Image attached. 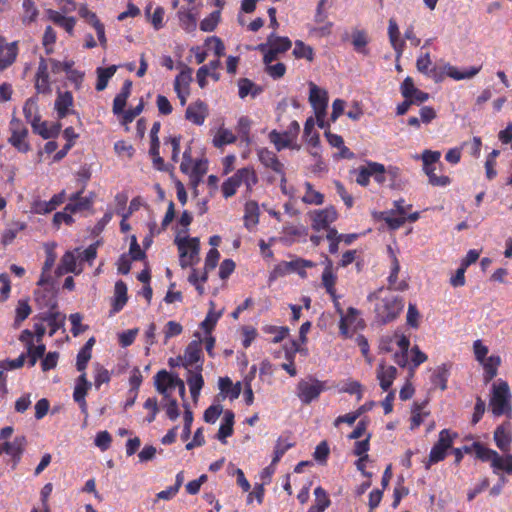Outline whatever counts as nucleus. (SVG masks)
I'll return each mask as SVG.
<instances>
[{
	"mask_svg": "<svg viewBox=\"0 0 512 512\" xmlns=\"http://www.w3.org/2000/svg\"><path fill=\"white\" fill-rule=\"evenodd\" d=\"M368 300L378 301L375 306V314L377 320L383 324L396 319L404 307L403 299L391 289L384 287L370 293Z\"/></svg>",
	"mask_w": 512,
	"mask_h": 512,
	"instance_id": "nucleus-1",
	"label": "nucleus"
},
{
	"mask_svg": "<svg viewBox=\"0 0 512 512\" xmlns=\"http://www.w3.org/2000/svg\"><path fill=\"white\" fill-rule=\"evenodd\" d=\"M461 449L463 454L474 453L479 460L489 462L494 474L503 471L512 475V454L500 455L497 451L484 446L478 441H474L471 445H465Z\"/></svg>",
	"mask_w": 512,
	"mask_h": 512,
	"instance_id": "nucleus-2",
	"label": "nucleus"
},
{
	"mask_svg": "<svg viewBox=\"0 0 512 512\" xmlns=\"http://www.w3.org/2000/svg\"><path fill=\"white\" fill-rule=\"evenodd\" d=\"M258 181V175L253 167L240 168L222 183V194L228 199L236 194L239 187L244 186V197L248 198Z\"/></svg>",
	"mask_w": 512,
	"mask_h": 512,
	"instance_id": "nucleus-3",
	"label": "nucleus"
},
{
	"mask_svg": "<svg viewBox=\"0 0 512 512\" xmlns=\"http://www.w3.org/2000/svg\"><path fill=\"white\" fill-rule=\"evenodd\" d=\"M511 397L510 388L506 381L499 379L493 383L489 406L494 416H511Z\"/></svg>",
	"mask_w": 512,
	"mask_h": 512,
	"instance_id": "nucleus-4",
	"label": "nucleus"
},
{
	"mask_svg": "<svg viewBox=\"0 0 512 512\" xmlns=\"http://www.w3.org/2000/svg\"><path fill=\"white\" fill-rule=\"evenodd\" d=\"M416 158H421L423 162V171L427 175L429 183L432 186L446 187L450 184L451 180L448 176H438L436 174L437 170L441 171L443 168V163L440 161V151L426 149L422 152L421 156H417Z\"/></svg>",
	"mask_w": 512,
	"mask_h": 512,
	"instance_id": "nucleus-5",
	"label": "nucleus"
},
{
	"mask_svg": "<svg viewBox=\"0 0 512 512\" xmlns=\"http://www.w3.org/2000/svg\"><path fill=\"white\" fill-rule=\"evenodd\" d=\"M291 41L288 37H279L271 33L266 43L259 44L257 49L264 53V63L269 64L275 61L279 54L291 48Z\"/></svg>",
	"mask_w": 512,
	"mask_h": 512,
	"instance_id": "nucleus-6",
	"label": "nucleus"
},
{
	"mask_svg": "<svg viewBox=\"0 0 512 512\" xmlns=\"http://www.w3.org/2000/svg\"><path fill=\"white\" fill-rule=\"evenodd\" d=\"M175 244L179 250V262L182 268L193 266L198 262L199 239L189 238L188 236L175 238Z\"/></svg>",
	"mask_w": 512,
	"mask_h": 512,
	"instance_id": "nucleus-7",
	"label": "nucleus"
},
{
	"mask_svg": "<svg viewBox=\"0 0 512 512\" xmlns=\"http://www.w3.org/2000/svg\"><path fill=\"white\" fill-rule=\"evenodd\" d=\"M457 433L451 432L449 429H443L439 433L438 441L432 447L425 468L430 469L432 464L438 463L445 459L447 451L452 447Z\"/></svg>",
	"mask_w": 512,
	"mask_h": 512,
	"instance_id": "nucleus-8",
	"label": "nucleus"
},
{
	"mask_svg": "<svg viewBox=\"0 0 512 512\" xmlns=\"http://www.w3.org/2000/svg\"><path fill=\"white\" fill-rule=\"evenodd\" d=\"M325 389L324 382L316 378L301 379L296 388L297 396L303 404H310L316 400Z\"/></svg>",
	"mask_w": 512,
	"mask_h": 512,
	"instance_id": "nucleus-9",
	"label": "nucleus"
},
{
	"mask_svg": "<svg viewBox=\"0 0 512 512\" xmlns=\"http://www.w3.org/2000/svg\"><path fill=\"white\" fill-rule=\"evenodd\" d=\"M309 88V102L315 111L318 125L320 128H325L324 117L326 115V108L328 105V94L313 82L309 84Z\"/></svg>",
	"mask_w": 512,
	"mask_h": 512,
	"instance_id": "nucleus-10",
	"label": "nucleus"
},
{
	"mask_svg": "<svg viewBox=\"0 0 512 512\" xmlns=\"http://www.w3.org/2000/svg\"><path fill=\"white\" fill-rule=\"evenodd\" d=\"M175 386H180V396L185 397L186 388L184 381L176 375H172L166 370L159 371L155 376L156 390L164 397L167 398L171 395L170 390Z\"/></svg>",
	"mask_w": 512,
	"mask_h": 512,
	"instance_id": "nucleus-11",
	"label": "nucleus"
},
{
	"mask_svg": "<svg viewBox=\"0 0 512 512\" xmlns=\"http://www.w3.org/2000/svg\"><path fill=\"white\" fill-rule=\"evenodd\" d=\"M9 130L11 132V136L8 139V142L19 152H28L30 149V145L26 141L28 129L25 127L22 121L16 117H13L9 123Z\"/></svg>",
	"mask_w": 512,
	"mask_h": 512,
	"instance_id": "nucleus-12",
	"label": "nucleus"
},
{
	"mask_svg": "<svg viewBox=\"0 0 512 512\" xmlns=\"http://www.w3.org/2000/svg\"><path fill=\"white\" fill-rule=\"evenodd\" d=\"M311 218V226L315 231L328 229L330 224L336 221L337 211L334 207H326L324 209L314 210L309 213Z\"/></svg>",
	"mask_w": 512,
	"mask_h": 512,
	"instance_id": "nucleus-13",
	"label": "nucleus"
},
{
	"mask_svg": "<svg viewBox=\"0 0 512 512\" xmlns=\"http://www.w3.org/2000/svg\"><path fill=\"white\" fill-rule=\"evenodd\" d=\"M363 327V320L359 318V311L353 307L340 318L339 329L341 335L350 337L353 332Z\"/></svg>",
	"mask_w": 512,
	"mask_h": 512,
	"instance_id": "nucleus-14",
	"label": "nucleus"
},
{
	"mask_svg": "<svg viewBox=\"0 0 512 512\" xmlns=\"http://www.w3.org/2000/svg\"><path fill=\"white\" fill-rule=\"evenodd\" d=\"M48 70V61L41 58L35 75V89L40 94H50L52 91Z\"/></svg>",
	"mask_w": 512,
	"mask_h": 512,
	"instance_id": "nucleus-15",
	"label": "nucleus"
},
{
	"mask_svg": "<svg viewBox=\"0 0 512 512\" xmlns=\"http://www.w3.org/2000/svg\"><path fill=\"white\" fill-rule=\"evenodd\" d=\"M493 439L496 446L503 453H507L510 450L512 443V426L510 422H504L497 426L494 431Z\"/></svg>",
	"mask_w": 512,
	"mask_h": 512,
	"instance_id": "nucleus-16",
	"label": "nucleus"
},
{
	"mask_svg": "<svg viewBox=\"0 0 512 512\" xmlns=\"http://www.w3.org/2000/svg\"><path fill=\"white\" fill-rule=\"evenodd\" d=\"M17 54V42L6 43L4 37L0 36V71L10 67L15 62Z\"/></svg>",
	"mask_w": 512,
	"mask_h": 512,
	"instance_id": "nucleus-17",
	"label": "nucleus"
},
{
	"mask_svg": "<svg viewBox=\"0 0 512 512\" xmlns=\"http://www.w3.org/2000/svg\"><path fill=\"white\" fill-rule=\"evenodd\" d=\"M64 199V191L54 195L49 201L35 199L32 203L31 210L35 214L45 215L54 211L59 205H61L64 202Z\"/></svg>",
	"mask_w": 512,
	"mask_h": 512,
	"instance_id": "nucleus-18",
	"label": "nucleus"
},
{
	"mask_svg": "<svg viewBox=\"0 0 512 512\" xmlns=\"http://www.w3.org/2000/svg\"><path fill=\"white\" fill-rule=\"evenodd\" d=\"M25 445L26 439L24 436H18L11 442L3 443L4 453L11 456L13 461V468H15L20 462Z\"/></svg>",
	"mask_w": 512,
	"mask_h": 512,
	"instance_id": "nucleus-19",
	"label": "nucleus"
},
{
	"mask_svg": "<svg viewBox=\"0 0 512 512\" xmlns=\"http://www.w3.org/2000/svg\"><path fill=\"white\" fill-rule=\"evenodd\" d=\"M34 296L40 307H47L49 309L56 307L55 292L51 282L44 286H39V288L35 290Z\"/></svg>",
	"mask_w": 512,
	"mask_h": 512,
	"instance_id": "nucleus-20",
	"label": "nucleus"
},
{
	"mask_svg": "<svg viewBox=\"0 0 512 512\" xmlns=\"http://www.w3.org/2000/svg\"><path fill=\"white\" fill-rule=\"evenodd\" d=\"M397 376V369L394 366H386L380 363L377 368V379L383 391H389L394 379Z\"/></svg>",
	"mask_w": 512,
	"mask_h": 512,
	"instance_id": "nucleus-21",
	"label": "nucleus"
},
{
	"mask_svg": "<svg viewBox=\"0 0 512 512\" xmlns=\"http://www.w3.org/2000/svg\"><path fill=\"white\" fill-rule=\"evenodd\" d=\"M259 205L254 200H248L244 206V225L248 230H253L259 223Z\"/></svg>",
	"mask_w": 512,
	"mask_h": 512,
	"instance_id": "nucleus-22",
	"label": "nucleus"
},
{
	"mask_svg": "<svg viewBox=\"0 0 512 512\" xmlns=\"http://www.w3.org/2000/svg\"><path fill=\"white\" fill-rule=\"evenodd\" d=\"M202 348L200 340L191 341L185 349L182 365L185 368L193 366L201 360Z\"/></svg>",
	"mask_w": 512,
	"mask_h": 512,
	"instance_id": "nucleus-23",
	"label": "nucleus"
},
{
	"mask_svg": "<svg viewBox=\"0 0 512 512\" xmlns=\"http://www.w3.org/2000/svg\"><path fill=\"white\" fill-rule=\"evenodd\" d=\"M56 258L57 255L54 252V247L46 246V259L42 268L41 276L37 282L38 286H44L51 282L52 278L50 275V271L55 264Z\"/></svg>",
	"mask_w": 512,
	"mask_h": 512,
	"instance_id": "nucleus-24",
	"label": "nucleus"
},
{
	"mask_svg": "<svg viewBox=\"0 0 512 512\" xmlns=\"http://www.w3.org/2000/svg\"><path fill=\"white\" fill-rule=\"evenodd\" d=\"M72 106L73 96L71 92H58L57 98L55 100V110L60 119L65 118L68 114L72 112Z\"/></svg>",
	"mask_w": 512,
	"mask_h": 512,
	"instance_id": "nucleus-25",
	"label": "nucleus"
},
{
	"mask_svg": "<svg viewBox=\"0 0 512 512\" xmlns=\"http://www.w3.org/2000/svg\"><path fill=\"white\" fill-rule=\"evenodd\" d=\"M185 117L195 125H202L206 118V105L201 101L190 104L186 109Z\"/></svg>",
	"mask_w": 512,
	"mask_h": 512,
	"instance_id": "nucleus-26",
	"label": "nucleus"
},
{
	"mask_svg": "<svg viewBox=\"0 0 512 512\" xmlns=\"http://www.w3.org/2000/svg\"><path fill=\"white\" fill-rule=\"evenodd\" d=\"M220 394L223 398L228 397L230 400H235L241 393V383L233 384L229 377H221L218 381Z\"/></svg>",
	"mask_w": 512,
	"mask_h": 512,
	"instance_id": "nucleus-27",
	"label": "nucleus"
},
{
	"mask_svg": "<svg viewBox=\"0 0 512 512\" xmlns=\"http://www.w3.org/2000/svg\"><path fill=\"white\" fill-rule=\"evenodd\" d=\"M388 36H389V41L391 43V46L393 47L394 51L396 52V58L399 59L403 54L405 42L403 40L399 39V36H400L399 27L394 19L389 20Z\"/></svg>",
	"mask_w": 512,
	"mask_h": 512,
	"instance_id": "nucleus-28",
	"label": "nucleus"
},
{
	"mask_svg": "<svg viewBox=\"0 0 512 512\" xmlns=\"http://www.w3.org/2000/svg\"><path fill=\"white\" fill-rule=\"evenodd\" d=\"M82 271L77 266V258L73 252L67 251L61 258L60 264L57 267V274L62 275L64 273H75L79 274Z\"/></svg>",
	"mask_w": 512,
	"mask_h": 512,
	"instance_id": "nucleus-29",
	"label": "nucleus"
},
{
	"mask_svg": "<svg viewBox=\"0 0 512 512\" xmlns=\"http://www.w3.org/2000/svg\"><path fill=\"white\" fill-rule=\"evenodd\" d=\"M127 300V286L123 281L119 280L115 283L114 287V298L111 313H118L121 311Z\"/></svg>",
	"mask_w": 512,
	"mask_h": 512,
	"instance_id": "nucleus-30",
	"label": "nucleus"
},
{
	"mask_svg": "<svg viewBox=\"0 0 512 512\" xmlns=\"http://www.w3.org/2000/svg\"><path fill=\"white\" fill-rule=\"evenodd\" d=\"M33 132L40 135L44 139H50L57 137L61 130V124L60 123H54L51 125H48L46 121H37L34 126L32 127Z\"/></svg>",
	"mask_w": 512,
	"mask_h": 512,
	"instance_id": "nucleus-31",
	"label": "nucleus"
},
{
	"mask_svg": "<svg viewBox=\"0 0 512 512\" xmlns=\"http://www.w3.org/2000/svg\"><path fill=\"white\" fill-rule=\"evenodd\" d=\"M260 162L267 168L272 169L274 172L283 174L284 165L278 160L275 153L268 149H262L258 153Z\"/></svg>",
	"mask_w": 512,
	"mask_h": 512,
	"instance_id": "nucleus-32",
	"label": "nucleus"
},
{
	"mask_svg": "<svg viewBox=\"0 0 512 512\" xmlns=\"http://www.w3.org/2000/svg\"><path fill=\"white\" fill-rule=\"evenodd\" d=\"M42 320L50 327L49 335L53 336L63 326L65 315L51 308L43 314Z\"/></svg>",
	"mask_w": 512,
	"mask_h": 512,
	"instance_id": "nucleus-33",
	"label": "nucleus"
},
{
	"mask_svg": "<svg viewBox=\"0 0 512 512\" xmlns=\"http://www.w3.org/2000/svg\"><path fill=\"white\" fill-rule=\"evenodd\" d=\"M132 82L126 80L120 90V92L115 96L113 100V113L115 115H120L123 113L124 108L126 106L127 99L131 94Z\"/></svg>",
	"mask_w": 512,
	"mask_h": 512,
	"instance_id": "nucleus-34",
	"label": "nucleus"
},
{
	"mask_svg": "<svg viewBox=\"0 0 512 512\" xmlns=\"http://www.w3.org/2000/svg\"><path fill=\"white\" fill-rule=\"evenodd\" d=\"M444 70H445V73L447 74V76H449L450 78H452L454 80L459 81V80L473 78L475 75H477L479 73V71L481 70V67L473 66V67L466 68L463 71H460L455 66L446 64L444 66Z\"/></svg>",
	"mask_w": 512,
	"mask_h": 512,
	"instance_id": "nucleus-35",
	"label": "nucleus"
},
{
	"mask_svg": "<svg viewBox=\"0 0 512 512\" xmlns=\"http://www.w3.org/2000/svg\"><path fill=\"white\" fill-rule=\"evenodd\" d=\"M480 364L483 366L484 369V381L485 383H488L497 375L498 367L501 364V358L499 355H491Z\"/></svg>",
	"mask_w": 512,
	"mask_h": 512,
	"instance_id": "nucleus-36",
	"label": "nucleus"
},
{
	"mask_svg": "<svg viewBox=\"0 0 512 512\" xmlns=\"http://www.w3.org/2000/svg\"><path fill=\"white\" fill-rule=\"evenodd\" d=\"M269 140L275 145L278 151H281L284 148L291 147L295 140V135H292L291 132L280 133L273 130L269 133Z\"/></svg>",
	"mask_w": 512,
	"mask_h": 512,
	"instance_id": "nucleus-37",
	"label": "nucleus"
},
{
	"mask_svg": "<svg viewBox=\"0 0 512 512\" xmlns=\"http://www.w3.org/2000/svg\"><path fill=\"white\" fill-rule=\"evenodd\" d=\"M389 252L392 255V266H391V272L388 277V282L391 288L399 291H404L407 289L408 284L405 281H401L397 283L398 273L400 271V264L396 256L393 254L392 249L389 247Z\"/></svg>",
	"mask_w": 512,
	"mask_h": 512,
	"instance_id": "nucleus-38",
	"label": "nucleus"
},
{
	"mask_svg": "<svg viewBox=\"0 0 512 512\" xmlns=\"http://www.w3.org/2000/svg\"><path fill=\"white\" fill-rule=\"evenodd\" d=\"M426 405L427 402L423 401L421 403L415 402L413 404L412 410H411V426L410 429L414 430L418 428L424 421L425 417L429 414L428 411H426Z\"/></svg>",
	"mask_w": 512,
	"mask_h": 512,
	"instance_id": "nucleus-39",
	"label": "nucleus"
},
{
	"mask_svg": "<svg viewBox=\"0 0 512 512\" xmlns=\"http://www.w3.org/2000/svg\"><path fill=\"white\" fill-rule=\"evenodd\" d=\"M116 71H117V66H115V65H111L106 68L98 67L96 70V73H97V82H96V86H95L96 90L97 91L104 90L108 85L109 79L113 77V75L116 73Z\"/></svg>",
	"mask_w": 512,
	"mask_h": 512,
	"instance_id": "nucleus-40",
	"label": "nucleus"
},
{
	"mask_svg": "<svg viewBox=\"0 0 512 512\" xmlns=\"http://www.w3.org/2000/svg\"><path fill=\"white\" fill-rule=\"evenodd\" d=\"M23 114L26 121L29 122L32 127L37 121L40 120L41 117L38 113L37 101L34 98H29L26 100L23 106Z\"/></svg>",
	"mask_w": 512,
	"mask_h": 512,
	"instance_id": "nucleus-41",
	"label": "nucleus"
},
{
	"mask_svg": "<svg viewBox=\"0 0 512 512\" xmlns=\"http://www.w3.org/2000/svg\"><path fill=\"white\" fill-rule=\"evenodd\" d=\"M294 446V443L287 436H280L276 441L274 448V456L272 459V465H276L282 458V456Z\"/></svg>",
	"mask_w": 512,
	"mask_h": 512,
	"instance_id": "nucleus-42",
	"label": "nucleus"
},
{
	"mask_svg": "<svg viewBox=\"0 0 512 512\" xmlns=\"http://www.w3.org/2000/svg\"><path fill=\"white\" fill-rule=\"evenodd\" d=\"M432 61L428 52L421 53L416 60L417 70L429 77H435L436 69L432 68Z\"/></svg>",
	"mask_w": 512,
	"mask_h": 512,
	"instance_id": "nucleus-43",
	"label": "nucleus"
},
{
	"mask_svg": "<svg viewBox=\"0 0 512 512\" xmlns=\"http://www.w3.org/2000/svg\"><path fill=\"white\" fill-rule=\"evenodd\" d=\"M304 187L306 189L305 195L302 197V201L305 204L321 205L324 202V195L313 189L310 182H305Z\"/></svg>",
	"mask_w": 512,
	"mask_h": 512,
	"instance_id": "nucleus-44",
	"label": "nucleus"
},
{
	"mask_svg": "<svg viewBox=\"0 0 512 512\" xmlns=\"http://www.w3.org/2000/svg\"><path fill=\"white\" fill-rule=\"evenodd\" d=\"M81 191L75 193L70 198V202L66 205L65 210L70 213H75L78 211H82L89 207V200L86 198H81Z\"/></svg>",
	"mask_w": 512,
	"mask_h": 512,
	"instance_id": "nucleus-45",
	"label": "nucleus"
},
{
	"mask_svg": "<svg viewBox=\"0 0 512 512\" xmlns=\"http://www.w3.org/2000/svg\"><path fill=\"white\" fill-rule=\"evenodd\" d=\"M26 356L28 357L29 366H34L39 358H42L45 354L46 347L43 343H37V345L29 344Z\"/></svg>",
	"mask_w": 512,
	"mask_h": 512,
	"instance_id": "nucleus-46",
	"label": "nucleus"
},
{
	"mask_svg": "<svg viewBox=\"0 0 512 512\" xmlns=\"http://www.w3.org/2000/svg\"><path fill=\"white\" fill-rule=\"evenodd\" d=\"M87 390L88 388L85 387V385L77 383L73 392V399L79 404L81 412L85 415V417L88 416V407L85 400Z\"/></svg>",
	"mask_w": 512,
	"mask_h": 512,
	"instance_id": "nucleus-47",
	"label": "nucleus"
},
{
	"mask_svg": "<svg viewBox=\"0 0 512 512\" xmlns=\"http://www.w3.org/2000/svg\"><path fill=\"white\" fill-rule=\"evenodd\" d=\"M315 122L312 117L308 118L304 125V136L306 141L314 146L317 147L319 145V134L315 131Z\"/></svg>",
	"mask_w": 512,
	"mask_h": 512,
	"instance_id": "nucleus-48",
	"label": "nucleus"
},
{
	"mask_svg": "<svg viewBox=\"0 0 512 512\" xmlns=\"http://www.w3.org/2000/svg\"><path fill=\"white\" fill-rule=\"evenodd\" d=\"M370 174L378 184L382 185L387 181V168L381 163L370 161Z\"/></svg>",
	"mask_w": 512,
	"mask_h": 512,
	"instance_id": "nucleus-49",
	"label": "nucleus"
},
{
	"mask_svg": "<svg viewBox=\"0 0 512 512\" xmlns=\"http://www.w3.org/2000/svg\"><path fill=\"white\" fill-rule=\"evenodd\" d=\"M161 404L163 408L166 410L167 417L170 420L175 421L179 417L180 411L177 400L172 398L171 395H168L167 398L163 397Z\"/></svg>",
	"mask_w": 512,
	"mask_h": 512,
	"instance_id": "nucleus-50",
	"label": "nucleus"
},
{
	"mask_svg": "<svg viewBox=\"0 0 512 512\" xmlns=\"http://www.w3.org/2000/svg\"><path fill=\"white\" fill-rule=\"evenodd\" d=\"M387 181H389V187L391 189H400L402 188L404 181L401 176L400 168L396 166H388L387 167Z\"/></svg>",
	"mask_w": 512,
	"mask_h": 512,
	"instance_id": "nucleus-51",
	"label": "nucleus"
},
{
	"mask_svg": "<svg viewBox=\"0 0 512 512\" xmlns=\"http://www.w3.org/2000/svg\"><path fill=\"white\" fill-rule=\"evenodd\" d=\"M236 140L235 135L232 131L220 128L213 139V143L216 147H222L227 144H231Z\"/></svg>",
	"mask_w": 512,
	"mask_h": 512,
	"instance_id": "nucleus-52",
	"label": "nucleus"
},
{
	"mask_svg": "<svg viewBox=\"0 0 512 512\" xmlns=\"http://www.w3.org/2000/svg\"><path fill=\"white\" fill-rule=\"evenodd\" d=\"M448 375V369L445 365L438 367L433 373L432 384L441 390H445L447 388Z\"/></svg>",
	"mask_w": 512,
	"mask_h": 512,
	"instance_id": "nucleus-53",
	"label": "nucleus"
},
{
	"mask_svg": "<svg viewBox=\"0 0 512 512\" xmlns=\"http://www.w3.org/2000/svg\"><path fill=\"white\" fill-rule=\"evenodd\" d=\"M315 495V504L312 505L315 508H318L322 512H324L331 504V501L329 499V496L327 492L320 486L315 488L314 490Z\"/></svg>",
	"mask_w": 512,
	"mask_h": 512,
	"instance_id": "nucleus-54",
	"label": "nucleus"
},
{
	"mask_svg": "<svg viewBox=\"0 0 512 512\" xmlns=\"http://www.w3.org/2000/svg\"><path fill=\"white\" fill-rule=\"evenodd\" d=\"M31 307L27 300H19L16 307V316L14 320V326L19 327L20 324L30 315Z\"/></svg>",
	"mask_w": 512,
	"mask_h": 512,
	"instance_id": "nucleus-55",
	"label": "nucleus"
},
{
	"mask_svg": "<svg viewBox=\"0 0 512 512\" xmlns=\"http://www.w3.org/2000/svg\"><path fill=\"white\" fill-rule=\"evenodd\" d=\"M192 81V70L188 67H186L184 70H182L175 78L174 81V89H183L187 90L189 89V84Z\"/></svg>",
	"mask_w": 512,
	"mask_h": 512,
	"instance_id": "nucleus-56",
	"label": "nucleus"
},
{
	"mask_svg": "<svg viewBox=\"0 0 512 512\" xmlns=\"http://www.w3.org/2000/svg\"><path fill=\"white\" fill-rule=\"evenodd\" d=\"M22 7L24 10L22 21L25 24L33 22L38 16V10L33 0H23Z\"/></svg>",
	"mask_w": 512,
	"mask_h": 512,
	"instance_id": "nucleus-57",
	"label": "nucleus"
},
{
	"mask_svg": "<svg viewBox=\"0 0 512 512\" xmlns=\"http://www.w3.org/2000/svg\"><path fill=\"white\" fill-rule=\"evenodd\" d=\"M251 124L252 122L247 116L240 117L237 123V132L240 135L242 141H245L246 143L250 142L249 134Z\"/></svg>",
	"mask_w": 512,
	"mask_h": 512,
	"instance_id": "nucleus-58",
	"label": "nucleus"
},
{
	"mask_svg": "<svg viewBox=\"0 0 512 512\" xmlns=\"http://www.w3.org/2000/svg\"><path fill=\"white\" fill-rule=\"evenodd\" d=\"M354 173L356 175L355 181L357 184L361 186H367L370 182V161L366 163L364 166H360L356 170H354Z\"/></svg>",
	"mask_w": 512,
	"mask_h": 512,
	"instance_id": "nucleus-59",
	"label": "nucleus"
},
{
	"mask_svg": "<svg viewBox=\"0 0 512 512\" xmlns=\"http://www.w3.org/2000/svg\"><path fill=\"white\" fill-rule=\"evenodd\" d=\"M384 220L391 229H398L405 224L406 216L396 214L394 210H391L389 212H386Z\"/></svg>",
	"mask_w": 512,
	"mask_h": 512,
	"instance_id": "nucleus-60",
	"label": "nucleus"
},
{
	"mask_svg": "<svg viewBox=\"0 0 512 512\" xmlns=\"http://www.w3.org/2000/svg\"><path fill=\"white\" fill-rule=\"evenodd\" d=\"M293 55L296 58H305L311 61L313 59V49L310 46L305 45L302 41H296L293 49Z\"/></svg>",
	"mask_w": 512,
	"mask_h": 512,
	"instance_id": "nucleus-61",
	"label": "nucleus"
},
{
	"mask_svg": "<svg viewBox=\"0 0 512 512\" xmlns=\"http://www.w3.org/2000/svg\"><path fill=\"white\" fill-rule=\"evenodd\" d=\"M205 44L209 47V49L213 50L217 58H220L224 55L225 46L220 38L216 36L208 37L205 41Z\"/></svg>",
	"mask_w": 512,
	"mask_h": 512,
	"instance_id": "nucleus-62",
	"label": "nucleus"
},
{
	"mask_svg": "<svg viewBox=\"0 0 512 512\" xmlns=\"http://www.w3.org/2000/svg\"><path fill=\"white\" fill-rule=\"evenodd\" d=\"M220 18V12L214 11L208 17L204 18L200 23V29L205 32L213 31Z\"/></svg>",
	"mask_w": 512,
	"mask_h": 512,
	"instance_id": "nucleus-63",
	"label": "nucleus"
},
{
	"mask_svg": "<svg viewBox=\"0 0 512 512\" xmlns=\"http://www.w3.org/2000/svg\"><path fill=\"white\" fill-rule=\"evenodd\" d=\"M138 333H139L138 328L129 329V330L119 333L118 334L119 344L124 348L130 346L135 341Z\"/></svg>",
	"mask_w": 512,
	"mask_h": 512,
	"instance_id": "nucleus-64",
	"label": "nucleus"
}]
</instances>
